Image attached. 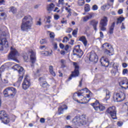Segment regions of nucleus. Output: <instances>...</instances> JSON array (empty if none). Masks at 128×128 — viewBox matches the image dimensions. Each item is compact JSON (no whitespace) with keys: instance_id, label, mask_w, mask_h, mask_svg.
Segmentation results:
<instances>
[{"instance_id":"aec40b11","label":"nucleus","mask_w":128,"mask_h":128,"mask_svg":"<svg viewBox=\"0 0 128 128\" xmlns=\"http://www.w3.org/2000/svg\"><path fill=\"white\" fill-rule=\"evenodd\" d=\"M30 58L31 60L32 64H34L36 62V53L34 52L33 51H31L30 52Z\"/></svg>"},{"instance_id":"4468645a","label":"nucleus","mask_w":128,"mask_h":128,"mask_svg":"<svg viewBox=\"0 0 128 128\" xmlns=\"http://www.w3.org/2000/svg\"><path fill=\"white\" fill-rule=\"evenodd\" d=\"M102 66H105L106 68H108V66H110V68L114 66V63L111 62L110 64V61L108 58H105L104 59L103 62H100ZM111 64L112 66H111Z\"/></svg>"},{"instance_id":"79ce46f5","label":"nucleus","mask_w":128,"mask_h":128,"mask_svg":"<svg viewBox=\"0 0 128 128\" xmlns=\"http://www.w3.org/2000/svg\"><path fill=\"white\" fill-rule=\"evenodd\" d=\"M48 42V40L46 39H42L40 40V44H46Z\"/></svg>"},{"instance_id":"0e129e2a","label":"nucleus","mask_w":128,"mask_h":128,"mask_svg":"<svg viewBox=\"0 0 128 128\" xmlns=\"http://www.w3.org/2000/svg\"><path fill=\"white\" fill-rule=\"evenodd\" d=\"M54 50H58V44L56 43H54Z\"/></svg>"},{"instance_id":"f257e3e1","label":"nucleus","mask_w":128,"mask_h":128,"mask_svg":"<svg viewBox=\"0 0 128 128\" xmlns=\"http://www.w3.org/2000/svg\"><path fill=\"white\" fill-rule=\"evenodd\" d=\"M32 18L29 15L25 16L22 20L21 25L22 30L24 32L30 30L32 28Z\"/></svg>"},{"instance_id":"6ab92c4d","label":"nucleus","mask_w":128,"mask_h":128,"mask_svg":"<svg viewBox=\"0 0 128 128\" xmlns=\"http://www.w3.org/2000/svg\"><path fill=\"white\" fill-rule=\"evenodd\" d=\"M68 108V106L66 104H64L62 106H60V108H58V110L59 114H64V111L66 110Z\"/></svg>"},{"instance_id":"473e14b6","label":"nucleus","mask_w":128,"mask_h":128,"mask_svg":"<svg viewBox=\"0 0 128 128\" xmlns=\"http://www.w3.org/2000/svg\"><path fill=\"white\" fill-rule=\"evenodd\" d=\"M60 62L61 68H66V61L64 59H62L60 60Z\"/></svg>"},{"instance_id":"2f4dec72","label":"nucleus","mask_w":128,"mask_h":128,"mask_svg":"<svg viewBox=\"0 0 128 128\" xmlns=\"http://www.w3.org/2000/svg\"><path fill=\"white\" fill-rule=\"evenodd\" d=\"M54 8V4L52 3L50 4L48 6L47 10L49 12H50L52 10V8Z\"/></svg>"},{"instance_id":"9b49d317","label":"nucleus","mask_w":128,"mask_h":128,"mask_svg":"<svg viewBox=\"0 0 128 128\" xmlns=\"http://www.w3.org/2000/svg\"><path fill=\"white\" fill-rule=\"evenodd\" d=\"M89 60H90V62H94V64H96V62H98V57L94 52H92L90 53Z\"/></svg>"},{"instance_id":"7c9ffc66","label":"nucleus","mask_w":128,"mask_h":128,"mask_svg":"<svg viewBox=\"0 0 128 128\" xmlns=\"http://www.w3.org/2000/svg\"><path fill=\"white\" fill-rule=\"evenodd\" d=\"M6 112V111L2 110L0 111V120H1L2 118H4L6 116H7Z\"/></svg>"},{"instance_id":"680f3d73","label":"nucleus","mask_w":128,"mask_h":128,"mask_svg":"<svg viewBox=\"0 0 128 128\" xmlns=\"http://www.w3.org/2000/svg\"><path fill=\"white\" fill-rule=\"evenodd\" d=\"M82 90H85L86 92H90V91L88 89V88H84Z\"/></svg>"},{"instance_id":"052dcab7","label":"nucleus","mask_w":128,"mask_h":128,"mask_svg":"<svg viewBox=\"0 0 128 128\" xmlns=\"http://www.w3.org/2000/svg\"><path fill=\"white\" fill-rule=\"evenodd\" d=\"M64 50L67 52V50H68V48H70V46L68 45H66V46H64Z\"/></svg>"},{"instance_id":"7ed1b4c3","label":"nucleus","mask_w":128,"mask_h":128,"mask_svg":"<svg viewBox=\"0 0 128 128\" xmlns=\"http://www.w3.org/2000/svg\"><path fill=\"white\" fill-rule=\"evenodd\" d=\"M9 38L10 35L6 34L4 32L0 34V50H4V46L5 48H8V42L6 38Z\"/></svg>"},{"instance_id":"338daca9","label":"nucleus","mask_w":128,"mask_h":128,"mask_svg":"<svg viewBox=\"0 0 128 128\" xmlns=\"http://www.w3.org/2000/svg\"><path fill=\"white\" fill-rule=\"evenodd\" d=\"M100 37L102 38H104V33L102 32H100Z\"/></svg>"},{"instance_id":"c9c22d12","label":"nucleus","mask_w":128,"mask_h":128,"mask_svg":"<svg viewBox=\"0 0 128 128\" xmlns=\"http://www.w3.org/2000/svg\"><path fill=\"white\" fill-rule=\"evenodd\" d=\"M102 50L105 54H108L109 56H112V54H110V50H108V48L102 49Z\"/></svg>"},{"instance_id":"f8f14e48","label":"nucleus","mask_w":128,"mask_h":128,"mask_svg":"<svg viewBox=\"0 0 128 128\" xmlns=\"http://www.w3.org/2000/svg\"><path fill=\"white\" fill-rule=\"evenodd\" d=\"M30 86V81L28 80V76H26L22 84V88L23 90H28Z\"/></svg>"},{"instance_id":"58836bf2","label":"nucleus","mask_w":128,"mask_h":128,"mask_svg":"<svg viewBox=\"0 0 128 128\" xmlns=\"http://www.w3.org/2000/svg\"><path fill=\"white\" fill-rule=\"evenodd\" d=\"M4 72V66H2L0 68V79L1 80H2V73Z\"/></svg>"},{"instance_id":"5701e85b","label":"nucleus","mask_w":128,"mask_h":128,"mask_svg":"<svg viewBox=\"0 0 128 128\" xmlns=\"http://www.w3.org/2000/svg\"><path fill=\"white\" fill-rule=\"evenodd\" d=\"M0 120H2V122H3V124H10V120L8 115H6L5 116L0 119Z\"/></svg>"},{"instance_id":"864d4df0","label":"nucleus","mask_w":128,"mask_h":128,"mask_svg":"<svg viewBox=\"0 0 128 128\" xmlns=\"http://www.w3.org/2000/svg\"><path fill=\"white\" fill-rule=\"evenodd\" d=\"M128 70L127 68L124 69L122 70V74H128Z\"/></svg>"},{"instance_id":"39448f33","label":"nucleus","mask_w":128,"mask_h":128,"mask_svg":"<svg viewBox=\"0 0 128 128\" xmlns=\"http://www.w3.org/2000/svg\"><path fill=\"white\" fill-rule=\"evenodd\" d=\"M73 66L74 67V70L72 72L70 76L68 78V80H70L72 78H76V76H78V74H80V71L78 70H80V66L78 63H76V62H73Z\"/></svg>"},{"instance_id":"f3484780","label":"nucleus","mask_w":128,"mask_h":128,"mask_svg":"<svg viewBox=\"0 0 128 128\" xmlns=\"http://www.w3.org/2000/svg\"><path fill=\"white\" fill-rule=\"evenodd\" d=\"M98 21L93 20L90 21V26H92L94 30L96 32L98 30V28H96V26H98Z\"/></svg>"},{"instance_id":"a211bd4d","label":"nucleus","mask_w":128,"mask_h":128,"mask_svg":"<svg viewBox=\"0 0 128 128\" xmlns=\"http://www.w3.org/2000/svg\"><path fill=\"white\" fill-rule=\"evenodd\" d=\"M116 26V22H113L111 26H109L108 32V34H114V26Z\"/></svg>"},{"instance_id":"de8ad7c7","label":"nucleus","mask_w":128,"mask_h":128,"mask_svg":"<svg viewBox=\"0 0 128 128\" xmlns=\"http://www.w3.org/2000/svg\"><path fill=\"white\" fill-rule=\"evenodd\" d=\"M70 40V39L68 38V36H65L63 40H62V42H68Z\"/></svg>"},{"instance_id":"c756f323","label":"nucleus","mask_w":128,"mask_h":128,"mask_svg":"<svg viewBox=\"0 0 128 128\" xmlns=\"http://www.w3.org/2000/svg\"><path fill=\"white\" fill-rule=\"evenodd\" d=\"M10 12H12L14 14H16L18 10L16 8V7L14 6H12L11 7H10Z\"/></svg>"},{"instance_id":"13d9d810","label":"nucleus","mask_w":128,"mask_h":128,"mask_svg":"<svg viewBox=\"0 0 128 128\" xmlns=\"http://www.w3.org/2000/svg\"><path fill=\"white\" fill-rule=\"evenodd\" d=\"M60 48H62V50H64V44L60 43Z\"/></svg>"},{"instance_id":"bf43d9fd","label":"nucleus","mask_w":128,"mask_h":128,"mask_svg":"<svg viewBox=\"0 0 128 128\" xmlns=\"http://www.w3.org/2000/svg\"><path fill=\"white\" fill-rule=\"evenodd\" d=\"M72 28H68V30L66 31V32L70 34V32H72Z\"/></svg>"},{"instance_id":"49530a36","label":"nucleus","mask_w":128,"mask_h":128,"mask_svg":"<svg viewBox=\"0 0 128 128\" xmlns=\"http://www.w3.org/2000/svg\"><path fill=\"white\" fill-rule=\"evenodd\" d=\"M78 4L80 6H82L84 4V1H82L80 0H79V1L78 2Z\"/></svg>"},{"instance_id":"4c0bfd02","label":"nucleus","mask_w":128,"mask_h":128,"mask_svg":"<svg viewBox=\"0 0 128 128\" xmlns=\"http://www.w3.org/2000/svg\"><path fill=\"white\" fill-rule=\"evenodd\" d=\"M110 47V44L106 42L102 44V50H104V48H108Z\"/></svg>"},{"instance_id":"37998d69","label":"nucleus","mask_w":128,"mask_h":128,"mask_svg":"<svg viewBox=\"0 0 128 128\" xmlns=\"http://www.w3.org/2000/svg\"><path fill=\"white\" fill-rule=\"evenodd\" d=\"M4 94L5 98H10V96H8V90H6V89L4 90Z\"/></svg>"},{"instance_id":"9d476101","label":"nucleus","mask_w":128,"mask_h":128,"mask_svg":"<svg viewBox=\"0 0 128 128\" xmlns=\"http://www.w3.org/2000/svg\"><path fill=\"white\" fill-rule=\"evenodd\" d=\"M73 54L74 56H78L80 58L82 56L84 55V52L82 50H80V45L76 46L74 48Z\"/></svg>"},{"instance_id":"a18cd8bd","label":"nucleus","mask_w":128,"mask_h":128,"mask_svg":"<svg viewBox=\"0 0 128 128\" xmlns=\"http://www.w3.org/2000/svg\"><path fill=\"white\" fill-rule=\"evenodd\" d=\"M78 28L74 30L72 32V36H76V34H78Z\"/></svg>"},{"instance_id":"4d7b16f0","label":"nucleus","mask_w":128,"mask_h":128,"mask_svg":"<svg viewBox=\"0 0 128 128\" xmlns=\"http://www.w3.org/2000/svg\"><path fill=\"white\" fill-rule=\"evenodd\" d=\"M46 122V119H44V118H41L40 119V122H41L42 124H44Z\"/></svg>"},{"instance_id":"cd10ccee","label":"nucleus","mask_w":128,"mask_h":128,"mask_svg":"<svg viewBox=\"0 0 128 128\" xmlns=\"http://www.w3.org/2000/svg\"><path fill=\"white\" fill-rule=\"evenodd\" d=\"M12 68L13 70H18V73L20 72V70L21 68H24L20 66L18 64H16L12 67Z\"/></svg>"},{"instance_id":"c03bdc74","label":"nucleus","mask_w":128,"mask_h":128,"mask_svg":"<svg viewBox=\"0 0 128 128\" xmlns=\"http://www.w3.org/2000/svg\"><path fill=\"white\" fill-rule=\"evenodd\" d=\"M6 16V13L2 12L0 13V20H4Z\"/></svg>"},{"instance_id":"0eeeda50","label":"nucleus","mask_w":128,"mask_h":128,"mask_svg":"<svg viewBox=\"0 0 128 128\" xmlns=\"http://www.w3.org/2000/svg\"><path fill=\"white\" fill-rule=\"evenodd\" d=\"M118 82L122 88L126 90L128 88V80L127 78H118Z\"/></svg>"},{"instance_id":"3c124183","label":"nucleus","mask_w":128,"mask_h":128,"mask_svg":"<svg viewBox=\"0 0 128 128\" xmlns=\"http://www.w3.org/2000/svg\"><path fill=\"white\" fill-rule=\"evenodd\" d=\"M98 7L97 5H94L92 6V10H98Z\"/></svg>"},{"instance_id":"6e6552de","label":"nucleus","mask_w":128,"mask_h":128,"mask_svg":"<svg viewBox=\"0 0 128 128\" xmlns=\"http://www.w3.org/2000/svg\"><path fill=\"white\" fill-rule=\"evenodd\" d=\"M114 102H120L126 100V94L124 93H116L113 96Z\"/></svg>"},{"instance_id":"8fccbe9b","label":"nucleus","mask_w":128,"mask_h":128,"mask_svg":"<svg viewBox=\"0 0 128 128\" xmlns=\"http://www.w3.org/2000/svg\"><path fill=\"white\" fill-rule=\"evenodd\" d=\"M50 18H52V17L50 16L47 17L46 22H48V24H50Z\"/></svg>"},{"instance_id":"5fc2aeb1","label":"nucleus","mask_w":128,"mask_h":128,"mask_svg":"<svg viewBox=\"0 0 128 128\" xmlns=\"http://www.w3.org/2000/svg\"><path fill=\"white\" fill-rule=\"evenodd\" d=\"M58 4H62V6H64V0H59Z\"/></svg>"},{"instance_id":"c85d7f7f","label":"nucleus","mask_w":128,"mask_h":128,"mask_svg":"<svg viewBox=\"0 0 128 128\" xmlns=\"http://www.w3.org/2000/svg\"><path fill=\"white\" fill-rule=\"evenodd\" d=\"M110 6H112V5L110 3H108L106 4H104L102 7V8L103 10H108Z\"/></svg>"},{"instance_id":"ea45409f","label":"nucleus","mask_w":128,"mask_h":128,"mask_svg":"<svg viewBox=\"0 0 128 128\" xmlns=\"http://www.w3.org/2000/svg\"><path fill=\"white\" fill-rule=\"evenodd\" d=\"M92 15H90V16H86L83 18V22H88L90 18H92Z\"/></svg>"},{"instance_id":"e2e57ef3","label":"nucleus","mask_w":128,"mask_h":128,"mask_svg":"<svg viewBox=\"0 0 128 128\" xmlns=\"http://www.w3.org/2000/svg\"><path fill=\"white\" fill-rule=\"evenodd\" d=\"M54 20H58V18H60V16L56 14L54 16Z\"/></svg>"},{"instance_id":"2eb2a0df","label":"nucleus","mask_w":128,"mask_h":128,"mask_svg":"<svg viewBox=\"0 0 128 128\" xmlns=\"http://www.w3.org/2000/svg\"><path fill=\"white\" fill-rule=\"evenodd\" d=\"M39 81L40 82V85L42 88H48V82L46 81V79L42 77L39 78Z\"/></svg>"},{"instance_id":"09e8293b","label":"nucleus","mask_w":128,"mask_h":128,"mask_svg":"<svg viewBox=\"0 0 128 128\" xmlns=\"http://www.w3.org/2000/svg\"><path fill=\"white\" fill-rule=\"evenodd\" d=\"M50 38L54 40V32H51L50 34Z\"/></svg>"},{"instance_id":"423d86ee","label":"nucleus","mask_w":128,"mask_h":128,"mask_svg":"<svg viewBox=\"0 0 128 128\" xmlns=\"http://www.w3.org/2000/svg\"><path fill=\"white\" fill-rule=\"evenodd\" d=\"M106 112L110 116L113 120H116V106L109 107L107 108Z\"/></svg>"},{"instance_id":"20e7f679","label":"nucleus","mask_w":128,"mask_h":128,"mask_svg":"<svg viewBox=\"0 0 128 128\" xmlns=\"http://www.w3.org/2000/svg\"><path fill=\"white\" fill-rule=\"evenodd\" d=\"M10 50L11 51L8 56V58L9 60H15V62H18V60L17 59L18 56H20L18 52L16 49L12 48V47H11Z\"/></svg>"},{"instance_id":"393cba45","label":"nucleus","mask_w":128,"mask_h":128,"mask_svg":"<svg viewBox=\"0 0 128 128\" xmlns=\"http://www.w3.org/2000/svg\"><path fill=\"white\" fill-rule=\"evenodd\" d=\"M104 92L106 94V98L104 99V100H110V92L106 89L105 90Z\"/></svg>"},{"instance_id":"a19ab883","label":"nucleus","mask_w":128,"mask_h":128,"mask_svg":"<svg viewBox=\"0 0 128 128\" xmlns=\"http://www.w3.org/2000/svg\"><path fill=\"white\" fill-rule=\"evenodd\" d=\"M86 6L84 7V10L85 12H90V4H86Z\"/></svg>"},{"instance_id":"b1692460","label":"nucleus","mask_w":128,"mask_h":128,"mask_svg":"<svg viewBox=\"0 0 128 128\" xmlns=\"http://www.w3.org/2000/svg\"><path fill=\"white\" fill-rule=\"evenodd\" d=\"M82 93L80 92H76L74 94H73V100H75V102H78V99H76V96H82Z\"/></svg>"},{"instance_id":"69168bd1","label":"nucleus","mask_w":128,"mask_h":128,"mask_svg":"<svg viewBox=\"0 0 128 128\" xmlns=\"http://www.w3.org/2000/svg\"><path fill=\"white\" fill-rule=\"evenodd\" d=\"M118 14H122V9H120L118 10Z\"/></svg>"},{"instance_id":"6e6d98bb","label":"nucleus","mask_w":128,"mask_h":128,"mask_svg":"<svg viewBox=\"0 0 128 128\" xmlns=\"http://www.w3.org/2000/svg\"><path fill=\"white\" fill-rule=\"evenodd\" d=\"M41 20L42 19L40 18H39V21H38L36 24V26H41L42 25V22H40Z\"/></svg>"},{"instance_id":"1a4fd4ad","label":"nucleus","mask_w":128,"mask_h":128,"mask_svg":"<svg viewBox=\"0 0 128 128\" xmlns=\"http://www.w3.org/2000/svg\"><path fill=\"white\" fill-rule=\"evenodd\" d=\"M108 18L106 16H104L103 18L100 20V30H102V32L106 30V26H108Z\"/></svg>"},{"instance_id":"bb28decb","label":"nucleus","mask_w":128,"mask_h":128,"mask_svg":"<svg viewBox=\"0 0 128 128\" xmlns=\"http://www.w3.org/2000/svg\"><path fill=\"white\" fill-rule=\"evenodd\" d=\"M49 72L53 76H56V72L54 71V66H49Z\"/></svg>"},{"instance_id":"774afa93","label":"nucleus","mask_w":128,"mask_h":128,"mask_svg":"<svg viewBox=\"0 0 128 128\" xmlns=\"http://www.w3.org/2000/svg\"><path fill=\"white\" fill-rule=\"evenodd\" d=\"M126 66H128V64H126V63L122 64V67L124 68H126Z\"/></svg>"},{"instance_id":"dca6fc26","label":"nucleus","mask_w":128,"mask_h":128,"mask_svg":"<svg viewBox=\"0 0 128 128\" xmlns=\"http://www.w3.org/2000/svg\"><path fill=\"white\" fill-rule=\"evenodd\" d=\"M24 72H26V70H24V68H21L19 70V74L18 76L19 78H18V82H20L22 80V78H24Z\"/></svg>"},{"instance_id":"4be33fe9","label":"nucleus","mask_w":128,"mask_h":128,"mask_svg":"<svg viewBox=\"0 0 128 128\" xmlns=\"http://www.w3.org/2000/svg\"><path fill=\"white\" fill-rule=\"evenodd\" d=\"M79 41L82 42L84 46H86V45L88 44V40H86V36H82L79 38Z\"/></svg>"},{"instance_id":"412c9836","label":"nucleus","mask_w":128,"mask_h":128,"mask_svg":"<svg viewBox=\"0 0 128 128\" xmlns=\"http://www.w3.org/2000/svg\"><path fill=\"white\" fill-rule=\"evenodd\" d=\"M104 110H106V107L101 104H100L96 107H95V110H96V112H104Z\"/></svg>"},{"instance_id":"ddd939ff","label":"nucleus","mask_w":128,"mask_h":128,"mask_svg":"<svg viewBox=\"0 0 128 128\" xmlns=\"http://www.w3.org/2000/svg\"><path fill=\"white\" fill-rule=\"evenodd\" d=\"M6 90L9 98H10V96L14 98V96H16V89L12 87H9L7 88Z\"/></svg>"},{"instance_id":"f03ea898","label":"nucleus","mask_w":128,"mask_h":128,"mask_svg":"<svg viewBox=\"0 0 128 128\" xmlns=\"http://www.w3.org/2000/svg\"><path fill=\"white\" fill-rule=\"evenodd\" d=\"M88 122V120L86 118V115H81L80 116H76L72 120V124L77 126H85Z\"/></svg>"},{"instance_id":"72a5a7b5","label":"nucleus","mask_w":128,"mask_h":128,"mask_svg":"<svg viewBox=\"0 0 128 128\" xmlns=\"http://www.w3.org/2000/svg\"><path fill=\"white\" fill-rule=\"evenodd\" d=\"M124 20V17H120L117 19L116 24H122V22Z\"/></svg>"},{"instance_id":"603ef678","label":"nucleus","mask_w":128,"mask_h":128,"mask_svg":"<svg viewBox=\"0 0 128 128\" xmlns=\"http://www.w3.org/2000/svg\"><path fill=\"white\" fill-rule=\"evenodd\" d=\"M123 122H122L120 121H118L117 122V126H122L123 124Z\"/></svg>"},{"instance_id":"e433bc0d","label":"nucleus","mask_w":128,"mask_h":128,"mask_svg":"<svg viewBox=\"0 0 128 128\" xmlns=\"http://www.w3.org/2000/svg\"><path fill=\"white\" fill-rule=\"evenodd\" d=\"M52 50H51V52H48V51H44L43 52V54L46 56H52Z\"/></svg>"},{"instance_id":"a878e982","label":"nucleus","mask_w":128,"mask_h":128,"mask_svg":"<svg viewBox=\"0 0 128 128\" xmlns=\"http://www.w3.org/2000/svg\"><path fill=\"white\" fill-rule=\"evenodd\" d=\"M118 66H116L112 68V70H111V74H112V76H116V72H118Z\"/></svg>"},{"instance_id":"f704fd0d","label":"nucleus","mask_w":128,"mask_h":128,"mask_svg":"<svg viewBox=\"0 0 128 128\" xmlns=\"http://www.w3.org/2000/svg\"><path fill=\"white\" fill-rule=\"evenodd\" d=\"M100 104V102L98 100H96L94 102L91 104V106H93L95 110V108L97 107Z\"/></svg>"}]
</instances>
